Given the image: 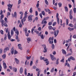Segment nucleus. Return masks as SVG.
Masks as SVG:
<instances>
[{"label":"nucleus","mask_w":76,"mask_h":76,"mask_svg":"<svg viewBox=\"0 0 76 76\" xmlns=\"http://www.w3.org/2000/svg\"><path fill=\"white\" fill-rule=\"evenodd\" d=\"M39 16L42 19V14L41 13H40L39 14Z\"/></svg>","instance_id":"obj_59"},{"label":"nucleus","mask_w":76,"mask_h":76,"mask_svg":"<svg viewBox=\"0 0 76 76\" xmlns=\"http://www.w3.org/2000/svg\"><path fill=\"white\" fill-rule=\"evenodd\" d=\"M21 3V0H19L18 4H19L20 3Z\"/></svg>","instance_id":"obj_58"},{"label":"nucleus","mask_w":76,"mask_h":76,"mask_svg":"<svg viewBox=\"0 0 76 76\" xmlns=\"http://www.w3.org/2000/svg\"><path fill=\"white\" fill-rule=\"evenodd\" d=\"M12 69L14 72H17V68L15 67H13Z\"/></svg>","instance_id":"obj_21"},{"label":"nucleus","mask_w":76,"mask_h":76,"mask_svg":"<svg viewBox=\"0 0 76 76\" xmlns=\"http://www.w3.org/2000/svg\"><path fill=\"white\" fill-rule=\"evenodd\" d=\"M35 13H36V16H38V11H35Z\"/></svg>","instance_id":"obj_56"},{"label":"nucleus","mask_w":76,"mask_h":76,"mask_svg":"<svg viewBox=\"0 0 76 76\" xmlns=\"http://www.w3.org/2000/svg\"><path fill=\"white\" fill-rule=\"evenodd\" d=\"M28 21L31 22L32 20H33V19H32V16L31 15H30L28 16Z\"/></svg>","instance_id":"obj_7"},{"label":"nucleus","mask_w":76,"mask_h":76,"mask_svg":"<svg viewBox=\"0 0 76 76\" xmlns=\"http://www.w3.org/2000/svg\"><path fill=\"white\" fill-rule=\"evenodd\" d=\"M20 14H21L20 16V19H22V16H23V13H22L21 12H19Z\"/></svg>","instance_id":"obj_16"},{"label":"nucleus","mask_w":76,"mask_h":76,"mask_svg":"<svg viewBox=\"0 0 76 76\" xmlns=\"http://www.w3.org/2000/svg\"><path fill=\"white\" fill-rule=\"evenodd\" d=\"M3 52V49H0V54H1Z\"/></svg>","instance_id":"obj_50"},{"label":"nucleus","mask_w":76,"mask_h":76,"mask_svg":"<svg viewBox=\"0 0 76 76\" xmlns=\"http://www.w3.org/2000/svg\"><path fill=\"white\" fill-rule=\"evenodd\" d=\"M32 8H31L30 9L29 12L30 13H32Z\"/></svg>","instance_id":"obj_38"},{"label":"nucleus","mask_w":76,"mask_h":76,"mask_svg":"<svg viewBox=\"0 0 76 76\" xmlns=\"http://www.w3.org/2000/svg\"><path fill=\"white\" fill-rule=\"evenodd\" d=\"M52 23L51 22H50L48 23V25H52Z\"/></svg>","instance_id":"obj_60"},{"label":"nucleus","mask_w":76,"mask_h":76,"mask_svg":"<svg viewBox=\"0 0 76 76\" xmlns=\"http://www.w3.org/2000/svg\"><path fill=\"white\" fill-rule=\"evenodd\" d=\"M45 12H50V10L49 9H45Z\"/></svg>","instance_id":"obj_23"},{"label":"nucleus","mask_w":76,"mask_h":76,"mask_svg":"<svg viewBox=\"0 0 76 76\" xmlns=\"http://www.w3.org/2000/svg\"><path fill=\"white\" fill-rule=\"evenodd\" d=\"M12 15L13 17H15V18H16V17H17V14L16 12H14V15L13 14V13H12Z\"/></svg>","instance_id":"obj_12"},{"label":"nucleus","mask_w":76,"mask_h":76,"mask_svg":"<svg viewBox=\"0 0 76 76\" xmlns=\"http://www.w3.org/2000/svg\"><path fill=\"white\" fill-rule=\"evenodd\" d=\"M18 51H16V50H15L14 51V55L16 54H18Z\"/></svg>","instance_id":"obj_43"},{"label":"nucleus","mask_w":76,"mask_h":76,"mask_svg":"<svg viewBox=\"0 0 76 76\" xmlns=\"http://www.w3.org/2000/svg\"><path fill=\"white\" fill-rule=\"evenodd\" d=\"M69 19L71 20L73 19V16L72 15H69Z\"/></svg>","instance_id":"obj_29"},{"label":"nucleus","mask_w":76,"mask_h":76,"mask_svg":"<svg viewBox=\"0 0 76 76\" xmlns=\"http://www.w3.org/2000/svg\"><path fill=\"white\" fill-rule=\"evenodd\" d=\"M49 18H50V17H45L43 19L44 20H48Z\"/></svg>","instance_id":"obj_19"},{"label":"nucleus","mask_w":76,"mask_h":76,"mask_svg":"<svg viewBox=\"0 0 76 76\" xmlns=\"http://www.w3.org/2000/svg\"><path fill=\"white\" fill-rule=\"evenodd\" d=\"M15 33L16 34H17V35L15 37V39L17 40V41L18 42H19V41H20V40L18 39L19 37H18V36L19 35V31H18V29H16V32Z\"/></svg>","instance_id":"obj_1"},{"label":"nucleus","mask_w":76,"mask_h":76,"mask_svg":"<svg viewBox=\"0 0 76 76\" xmlns=\"http://www.w3.org/2000/svg\"><path fill=\"white\" fill-rule=\"evenodd\" d=\"M62 53L64 54H66V50L64 49H62Z\"/></svg>","instance_id":"obj_15"},{"label":"nucleus","mask_w":76,"mask_h":76,"mask_svg":"<svg viewBox=\"0 0 76 76\" xmlns=\"http://www.w3.org/2000/svg\"><path fill=\"white\" fill-rule=\"evenodd\" d=\"M11 35H13V34H14V32H13V30H11Z\"/></svg>","instance_id":"obj_27"},{"label":"nucleus","mask_w":76,"mask_h":76,"mask_svg":"<svg viewBox=\"0 0 76 76\" xmlns=\"http://www.w3.org/2000/svg\"><path fill=\"white\" fill-rule=\"evenodd\" d=\"M8 37V39H9L10 40L11 39V36H7Z\"/></svg>","instance_id":"obj_48"},{"label":"nucleus","mask_w":76,"mask_h":76,"mask_svg":"<svg viewBox=\"0 0 76 76\" xmlns=\"http://www.w3.org/2000/svg\"><path fill=\"white\" fill-rule=\"evenodd\" d=\"M26 18V17H24L23 18V22H25V20H26V18Z\"/></svg>","instance_id":"obj_54"},{"label":"nucleus","mask_w":76,"mask_h":76,"mask_svg":"<svg viewBox=\"0 0 76 76\" xmlns=\"http://www.w3.org/2000/svg\"><path fill=\"white\" fill-rule=\"evenodd\" d=\"M25 33V35L26 36V37H28V36H29V33L27 32Z\"/></svg>","instance_id":"obj_44"},{"label":"nucleus","mask_w":76,"mask_h":76,"mask_svg":"<svg viewBox=\"0 0 76 76\" xmlns=\"http://www.w3.org/2000/svg\"><path fill=\"white\" fill-rule=\"evenodd\" d=\"M15 51V48H14V47L13 46L12 47V48L11 50V53L12 54H13L14 53V51Z\"/></svg>","instance_id":"obj_9"},{"label":"nucleus","mask_w":76,"mask_h":76,"mask_svg":"<svg viewBox=\"0 0 76 76\" xmlns=\"http://www.w3.org/2000/svg\"><path fill=\"white\" fill-rule=\"evenodd\" d=\"M3 26H6V27H7L8 26L7 24L6 23H4V22L3 23Z\"/></svg>","instance_id":"obj_24"},{"label":"nucleus","mask_w":76,"mask_h":76,"mask_svg":"<svg viewBox=\"0 0 76 76\" xmlns=\"http://www.w3.org/2000/svg\"><path fill=\"white\" fill-rule=\"evenodd\" d=\"M15 60L17 64H19V59H17V58H15Z\"/></svg>","instance_id":"obj_13"},{"label":"nucleus","mask_w":76,"mask_h":76,"mask_svg":"<svg viewBox=\"0 0 76 76\" xmlns=\"http://www.w3.org/2000/svg\"><path fill=\"white\" fill-rule=\"evenodd\" d=\"M45 1L47 5H48V2L47 1V0H45Z\"/></svg>","instance_id":"obj_33"},{"label":"nucleus","mask_w":76,"mask_h":76,"mask_svg":"<svg viewBox=\"0 0 76 76\" xmlns=\"http://www.w3.org/2000/svg\"><path fill=\"white\" fill-rule=\"evenodd\" d=\"M7 6L8 7V9L10 12H12V6H13V4H8L7 5Z\"/></svg>","instance_id":"obj_3"},{"label":"nucleus","mask_w":76,"mask_h":76,"mask_svg":"<svg viewBox=\"0 0 76 76\" xmlns=\"http://www.w3.org/2000/svg\"><path fill=\"white\" fill-rule=\"evenodd\" d=\"M2 57H3V59H5L6 57V54H3V55L2 56Z\"/></svg>","instance_id":"obj_22"},{"label":"nucleus","mask_w":76,"mask_h":76,"mask_svg":"<svg viewBox=\"0 0 76 76\" xmlns=\"http://www.w3.org/2000/svg\"><path fill=\"white\" fill-rule=\"evenodd\" d=\"M27 39L28 41V43H29L28 41H31V38L29 37L28 38H27Z\"/></svg>","instance_id":"obj_20"},{"label":"nucleus","mask_w":76,"mask_h":76,"mask_svg":"<svg viewBox=\"0 0 76 76\" xmlns=\"http://www.w3.org/2000/svg\"><path fill=\"white\" fill-rule=\"evenodd\" d=\"M56 23H56V22H54L53 23V26H55V25H56Z\"/></svg>","instance_id":"obj_57"},{"label":"nucleus","mask_w":76,"mask_h":76,"mask_svg":"<svg viewBox=\"0 0 76 76\" xmlns=\"http://www.w3.org/2000/svg\"><path fill=\"white\" fill-rule=\"evenodd\" d=\"M58 33H59V30H57L56 31V30L54 31L53 34H54V35L55 36V38H56V37L58 35Z\"/></svg>","instance_id":"obj_4"},{"label":"nucleus","mask_w":76,"mask_h":76,"mask_svg":"<svg viewBox=\"0 0 76 76\" xmlns=\"http://www.w3.org/2000/svg\"><path fill=\"white\" fill-rule=\"evenodd\" d=\"M72 13L73 12L72 11V10H71L69 12V15H72Z\"/></svg>","instance_id":"obj_45"},{"label":"nucleus","mask_w":76,"mask_h":76,"mask_svg":"<svg viewBox=\"0 0 76 76\" xmlns=\"http://www.w3.org/2000/svg\"><path fill=\"white\" fill-rule=\"evenodd\" d=\"M53 27H52V26H48V28L49 29V30H51V29H52Z\"/></svg>","instance_id":"obj_26"},{"label":"nucleus","mask_w":76,"mask_h":76,"mask_svg":"<svg viewBox=\"0 0 76 76\" xmlns=\"http://www.w3.org/2000/svg\"><path fill=\"white\" fill-rule=\"evenodd\" d=\"M64 8L65 9V12H68V8L67 7L65 6L64 7Z\"/></svg>","instance_id":"obj_17"},{"label":"nucleus","mask_w":76,"mask_h":76,"mask_svg":"<svg viewBox=\"0 0 76 76\" xmlns=\"http://www.w3.org/2000/svg\"><path fill=\"white\" fill-rule=\"evenodd\" d=\"M68 25L69 26H70V27H72H72H73V25L72 23L69 24Z\"/></svg>","instance_id":"obj_31"},{"label":"nucleus","mask_w":76,"mask_h":76,"mask_svg":"<svg viewBox=\"0 0 76 76\" xmlns=\"http://www.w3.org/2000/svg\"><path fill=\"white\" fill-rule=\"evenodd\" d=\"M73 11L75 13H76V8H73Z\"/></svg>","instance_id":"obj_40"},{"label":"nucleus","mask_w":76,"mask_h":76,"mask_svg":"<svg viewBox=\"0 0 76 76\" xmlns=\"http://www.w3.org/2000/svg\"><path fill=\"white\" fill-rule=\"evenodd\" d=\"M7 39V35L6 34H5L4 35V40H6Z\"/></svg>","instance_id":"obj_36"},{"label":"nucleus","mask_w":76,"mask_h":76,"mask_svg":"<svg viewBox=\"0 0 76 76\" xmlns=\"http://www.w3.org/2000/svg\"><path fill=\"white\" fill-rule=\"evenodd\" d=\"M23 68L22 67H21L20 69V74H22V73H23Z\"/></svg>","instance_id":"obj_14"},{"label":"nucleus","mask_w":76,"mask_h":76,"mask_svg":"<svg viewBox=\"0 0 76 76\" xmlns=\"http://www.w3.org/2000/svg\"><path fill=\"white\" fill-rule=\"evenodd\" d=\"M19 27H20V28H22V24L21 23H20L19 26Z\"/></svg>","instance_id":"obj_47"},{"label":"nucleus","mask_w":76,"mask_h":76,"mask_svg":"<svg viewBox=\"0 0 76 76\" xmlns=\"http://www.w3.org/2000/svg\"><path fill=\"white\" fill-rule=\"evenodd\" d=\"M9 48L8 47H7L4 49V53H6L7 51H9Z\"/></svg>","instance_id":"obj_11"},{"label":"nucleus","mask_w":76,"mask_h":76,"mask_svg":"<svg viewBox=\"0 0 76 76\" xmlns=\"http://www.w3.org/2000/svg\"><path fill=\"white\" fill-rule=\"evenodd\" d=\"M27 71V69H25V75H27V72H26V71Z\"/></svg>","instance_id":"obj_37"},{"label":"nucleus","mask_w":76,"mask_h":76,"mask_svg":"<svg viewBox=\"0 0 76 76\" xmlns=\"http://www.w3.org/2000/svg\"><path fill=\"white\" fill-rule=\"evenodd\" d=\"M27 14H28V13H27V12H26L25 14H24V17H27Z\"/></svg>","instance_id":"obj_42"},{"label":"nucleus","mask_w":76,"mask_h":76,"mask_svg":"<svg viewBox=\"0 0 76 76\" xmlns=\"http://www.w3.org/2000/svg\"><path fill=\"white\" fill-rule=\"evenodd\" d=\"M25 33H27L28 32V29L26 27L25 29Z\"/></svg>","instance_id":"obj_30"},{"label":"nucleus","mask_w":76,"mask_h":76,"mask_svg":"<svg viewBox=\"0 0 76 76\" xmlns=\"http://www.w3.org/2000/svg\"><path fill=\"white\" fill-rule=\"evenodd\" d=\"M44 61H46L45 62V63L46 64V65H48V64H49L50 62L48 61V59H46L44 60Z\"/></svg>","instance_id":"obj_10"},{"label":"nucleus","mask_w":76,"mask_h":76,"mask_svg":"<svg viewBox=\"0 0 76 76\" xmlns=\"http://www.w3.org/2000/svg\"><path fill=\"white\" fill-rule=\"evenodd\" d=\"M32 64H33V62L32 61H31L30 63V66H31L32 65Z\"/></svg>","instance_id":"obj_55"},{"label":"nucleus","mask_w":76,"mask_h":76,"mask_svg":"<svg viewBox=\"0 0 76 76\" xmlns=\"http://www.w3.org/2000/svg\"><path fill=\"white\" fill-rule=\"evenodd\" d=\"M66 25H68V24H69V20H68V19H66Z\"/></svg>","instance_id":"obj_35"},{"label":"nucleus","mask_w":76,"mask_h":76,"mask_svg":"<svg viewBox=\"0 0 76 76\" xmlns=\"http://www.w3.org/2000/svg\"><path fill=\"white\" fill-rule=\"evenodd\" d=\"M42 46L43 47L44 50H43L44 53H46V52H47V49L46 48H47V46H46V45H42Z\"/></svg>","instance_id":"obj_6"},{"label":"nucleus","mask_w":76,"mask_h":76,"mask_svg":"<svg viewBox=\"0 0 76 76\" xmlns=\"http://www.w3.org/2000/svg\"><path fill=\"white\" fill-rule=\"evenodd\" d=\"M41 38L42 39H44V36L43 35V34H42L41 36Z\"/></svg>","instance_id":"obj_62"},{"label":"nucleus","mask_w":76,"mask_h":76,"mask_svg":"<svg viewBox=\"0 0 76 76\" xmlns=\"http://www.w3.org/2000/svg\"><path fill=\"white\" fill-rule=\"evenodd\" d=\"M0 32L1 34H3V31L2 30H1L0 31Z\"/></svg>","instance_id":"obj_64"},{"label":"nucleus","mask_w":76,"mask_h":76,"mask_svg":"<svg viewBox=\"0 0 76 76\" xmlns=\"http://www.w3.org/2000/svg\"><path fill=\"white\" fill-rule=\"evenodd\" d=\"M58 5L59 6V7H61V6L62 5V4L60 2H59L58 3Z\"/></svg>","instance_id":"obj_34"},{"label":"nucleus","mask_w":76,"mask_h":76,"mask_svg":"<svg viewBox=\"0 0 76 76\" xmlns=\"http://www.w3.org/2000/svg\"><path fill=\"white\" fill-rule=\"evenodd\" d=\"M56 18H57V22L58 24H60V20L59 18H58V13H57L56 15Z\"/></svg>","instance_id":"obj_8"},{"label":"nucleus","mask_w":76,"mask_h":76,"mask_svg":"<svg viewBox=\"0 0 76 76\" xmlns=\"http://www.w3.org/2000/svg\"><path fill=\"white\" fill-rule=\"evenodd\" d=\"M40 71H39L38 72V73L37 74V76H39V75L40 74Z\"/></svg>","instance_id":"obj_53"},{"label":"nucleus","mask_w":76,"mask_h":76,"mask_svg":"<svg viewBox=\"0 0 76 76\" xmlns=\"http://www.w3.org/2000/svg\"><path fill=\"white\" fill-rule=\"evenodd\" d=\"M52 46V49H54V45L53 44Z\"/></svg>","instance_id":"obj_49"},{"label":"nucleus","mask_w":76,"mask_h":76,"mask_svg":"<svg viewBox=\"0 0 76 76\" xmlns=\"http://www.w3.org/2000/svg\"><path fill=\"white\" fill-rule=\"evenodd\" d=\"M50 56L51 57V58L53 61H55L56 60V58L54 57V56L52 55V54H50Z\"/></svg>","instance_id":"obj_5"},{"label":"nucleus","mask_w":76,"mask_h":76,"mask_svg":"<svg viewBox=\"0 0 76 76\" xmlns=\"http://www.w3.org/2000/svg\"><path fill=\"white\" fill-rule=\"evenodd\" d=\"M31 56L29 57L27 56L26 57V58L27 60H30V59H31Z\"/></svg>","instance_id":"obj_32"},{"label":"nucleus","mask_w":76,"mask_h":76,"mask_svg":"<svg viewBox=\"0 0 76 76\" xmlns=\"http://www.w3.org/2000/svg\"><path fill=\"white\" fill-rule=\"evenodd\" d=\"M70 58L71 60H73L74 61H75V58L73 57L72 56H70Z\"/></svg>","instance_id":"obj_25"},{"label":"nucleus","mask_w":76,"mask_h":76,"mask_svg":"<svg viewBox=\"0 0 76 76\" xmlns=\"http://www.w3.org/2000/svg\"><path fill=\"white\" fill-rule=\"evenodd\" d=\"M42 15H43V16H45V12H44V11H42Z\"/></svg>","instance_id":"obj_39"},{"label":"nucleus","mask_w":76,"mask_h":76,"mask_svg":"<svg viewBox=\"0 0 76 76\" xmlns=\"http://www.w3.org/2000/svg\"><path fill=\"white\" fill-rule=\"evenodd\" d=\"M18 47H19L18 48L20 49V50H22V47H21V45L19 44L18 45Z\"/></svg>","instance_id":"obj_18"},{"label":"nucleus","mask_w":76,"mask_h":76,"mask_svg":"<svg viewBox=\"0 0 76 76\" xmlns=\"http://www.w3.org/2000/svg\"><path fill=\"white\" fill-rule=\"evenodd\" d=\"M73 38H75V39H76V35L75 34L73 36Z\"/></svg>","instance_id":"obj_61"},{"label":"nucleus","mask_w":76,"mask_h":76,"mask_svg":"<svg viewBox=\"0 0 76 76\" xmlns=\"http://www.w3.org/2000/svg\"><path fill=\"white\" fill-rule=\"evenodd\" d=\"M4 18V15H1V17L0 18V21L1 23L2 26V27L3 26V24L4 22V20H3V18Z\"/></svg>","instance_id":"obj_2"},{"label":"nucleus","mask_w":76,"mask_h":76,"mask_svg":"<svg viewBox=\"0 0 76 76\" xmlns=\"http://www.w3.org/2000/svg\"><path fill=\"white\" fill-rule=\"evenodd\" d=\"M39 3H37L36 4V7L37 8H38L39 7Z\"/></svg>","instance_id":"obj_46"},{"label":"nucleus","mask_w":76,"mask_h":76,"mask_svg":"<svg viewBox=\"0 0 76 76\" xmlns=\"http://www.w3.org/2000/svg\"><path fill=\"white\" fill-rule=\"evenodd\" d=\"M68 29H69V31H72V30L73 31V30H74V28H71L70 27H69L68 28Z\"/></svg>","instance_id":"obj_28"},{"label":"nucleus","mask_w":76,"mask_h":76,"mask_svg":"<svg viewBox=\"0 0 76 76\" xmlns=\"http://www.w3.org/2000/svg\"><path fill=\"white\" fill-rule=\"evenodd\" d=\"M76 75V72H74L73 73V75L72 76H75Z\"/></svg>","instance_id":"obj_63"},{"label":"nucleus","mask_w":76,"mask_h":76,"mask_svg":"<svg viewBox=\"0 0 76 76\" xmlns=\"http://www.w3.org/2000/svg\"><path fill=\"white\" fill-rule=\"evenodd\" d=\"M54 68H53L51 69L50 72H54Z\"/></svg>","instance_id":"obj_41"},{"label":"nucleus","mask_w":76,"mask_h":76,"mask_svg":"<svg viewBox=\"0 0 76 76\" xmlns=\"http://www.w3.org/2000/svg\"><path fill=\"white\" fill-rule=\"evenodd\" d=\"M34 29H32L31 31V33L32 34H34Z\"/></svg>","instance_id":"obj_51"},{"label":"nucleus","mask_w":76,"mask_h":76,"mask_svg":"<svg viewBox=\"0 0 76 76\" xmlns=\"http://www.w3.org/2000/svg\"><path fill=\"white\" fill-rule=\"evenodd\" d=\"M1 69H2V67H1V64H0V72L1 71Z\"/></svg>","instance_id":"obj_52"}]
</instances>
